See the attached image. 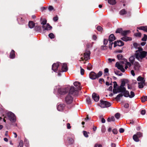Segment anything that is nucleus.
<instances>
[{"label": "nucleus", "instance_id": "f257e3e1", "mask_svg": "<svg viewBox=\"0 0 147 147\" xmlns=\"http://www.w3.org/2000/svg\"><path fill=\"white\" fill-rule=\"evenodd\" d=\"M78 95V92L76 89H75L74 86H71L69 88V93L65 98V101L67 104H71L73 100V96Z\"/></svg>", "mask_w": 147, "mask_h": 147}, {"label": "nucleus", "instance_id": "f03ea898", "mask_svg": "<svg viewBox=\"0 0 147 147\" xmlns=\"http://www.w3.org/2000/svg\"><path fill=\"white\" fill-rule=\"evenodd\" d=\"M146 51H143L142 47L138 48L134 54L135 58L139 61L141 62L142 60L146 57Z\"/></svg>", "mask_w": 147, "mask_h": 147}, {"label": "nucleus", "instance_id": "7ed1b4c3", "mask_svg": "<svg viewBox=\"0 0 147 147\" xmlns=\"http://www.w3.org/2000/svg\"><path fill=\"white\" fill-rule=\"evenodd\" d=\"M56 88L57 89L58 92L60 94L63 95L67 93L69 90L68 88H59V86H56Z\"/></svg>", "mask_w": 147, "mask_h": 147}, {"label": "nucleus", "instance_id": "20e7f679", "mask_svg": "<svg viewBox=\"0 0 147 147\" xmlns=\"http://www.w3.org/2000/svg\"><path fill=\"white\" fill-rule=\"evenodd\" d=\"M7 115L9 119L11 122L12 123L16 122V118L14 113L11 112H10L7 113Z\"/></svg>", "mask_w": 147, "mask_h": 147}, {"label": "nucleus", "instance_id": "39448f33", "mask_svg": "<svg viewBox=\"0 0 147 147\" xmlns=\"http://www.w3.org/2000/svg\"><path fill=\"white\" fill-rule=\"evenodd\" d=\"M100 106L102 108H105L110 107L111 105V103L107 101L101 100Z\"/></svg>", "mask_w": 147, "mask_h": 147}, {"label": "nucleus", "instance_id": "423d86ee", "mask_svg": "<svg viewBox=\"0 0 147 147\" xmlns=\"http://www.w3.org/2000/svg\"><path fill=\"white\" fill-rule=\"evenodd\" d=\"M61 63L59 62H57L56 63H54L52 65V69L55 72H57L58 71V68L60 64Z\"/></svg>", "mask_w": 147, "mask_h": 147}, {"label": "nucleus", "instance_id": "0eeeda50", "mask_svg": "<svg viewBox=\"0 0 147 147\" xmlns=\"http://www.w3.org/2000/svg\"><path fill=\"white\" fill-rule=\"evenodd\" d=\"M74 85L76 87V88H74L75 89L77 90L78 92V90H81L82 89V87L80 86V83L78 82H75L74 83Z\"/></svg>", "mask_w": 147, "mask_h": 147}, {"label": "nucleus", "instance_id": "6e6552de", "mask_svg": "<svg viewBox=\"0 0 147 147\" xmlns=\"http://www.w3.org/2000/svg\"><path fill=\"white\" fill-rule=\"evenodd\" d=\"M42 28L43 29V30L44 31L45 30H51L52 28V27L51 26H50L49 24H47L45 25H42Z\"/></svg>", "mask_w": 147, "mask_h": 147}, {"label": "nucleus", "instance_id": "1a4fd4ad", "mask_svg": "<svg viewBox=\"0 0 147 147\" xmlns=\"http://www.w3.org/2000/svg\"><path fill=\"white\" fill-rule=\"evenodd\" d=\"M90 53L89 51H86L84 53V58L85 60L90 59Z\"/></svg>", "mask_w": 147, "mask_h": 147}, {"label": "nucleus", "instance_id": "9d476101", "mask_svg": "<svg viewBox=\"0 0 147 147\" xmlns=\"http://www.w3.org/2000/svg\"><path fill=\"white\" fill-rule=\"evenodd\" d=\"M115 65L118 69L120 70L122 72H125V70L123 68V66L120 64L118 62H117Z\"/></svg>", "mask_w": 147, "mask_h": 147}, {"label": "nucleus", "instance_id": "9b49d317", "mask_svg": "<svg viewBox=\"0 0 147 147\" xmlns=\"http://www.w3.org/2000/svg\"><path fill=\"white\" fill-rule=\"evenodd\" d=\"M124 43L123 41L121 40L117 41V42L115 41L114 43V47H116L117 46L119 47H121L123 46Z\"/></svg>", "mask_w": 147, "mask_h": 147}, {"label": "nucleus", "instance_id": "f8f14e48", "mask_svg": "<svg viewBox=\"0 0 147 147\" xmlns=\"http://www.w3.org/2000/svg\"><path fill=\"white\" fill-rule=\"evenodd\" d=\"M65 107V105L64 104H59L57 106V109L59 111H62L63 110Z\"/></svg>", "mask_w": 147, "mask_h": 147}, {"label": "nucleus", "instance_id": "ddd939ff", "mask_svg": "<svg viewBox=\"0 0 147 147\" xmlns=\"http://www.w3.org/2000/svg\"><path fill=\"white\" fill-rule=\"evenodd\" d=\"M92 98L93 100L95 102H98L99 99V95L95 93H94L92 94Z\"/></svg>", "mask_w": 147, "mask_h": 147}, {"label": "nucleus", "instance_id": "4468645a", "mask_svg": "<svg viewBox=\"0 0 147 147\" xmlns=\"http://www.w3.org/2000/svg\"><path fill=\"white\" fill-rule=\"evenodd\" d=\"M89 77L92 80H95L97 78L96 74L93 71L91 72L89 74Z\"/></svg>", "mask_w": 147, "mask_h": 147}, {"label": "nucleus", "instance_id": "2eb2a0df", "mask_svg": "<svg viewBox=\"0 0 147 147\" xmlns=\"http://www.w3.org/2000/svg\"><path fill=\"white\" fill-rule=\"evenodd\" d=\"M68 68L66 63H64L62 65L61 70L62 72H66L67 71Z\"/></svg>", "mask_w": 147, "mask_h": 147}, {"label": "nucleus", "instance_id": "dca6fc26", "mask_svg": "<svg viewBox=\"0 0 147 147\" xmlns=\"http://www.w3.org/2000/svg\"><path fill=\"white\" fill-rule=\"evenodd\" d=\"M115 39L114 36L113 34H111L109 36V43H113L112 42Z\"/></svg>", "mask_w": 147, "mask_h": 147}, {"label": "nucleus", "instance_id": "f3484780", "mask_svg": "<svg viewBox=\"0 0 147 147\" xmlns=\"http://www.w3.org/2000/svg\"><path fill=\"white\" fill-rule=\"evenodd\" d=\"M134 67L135 70L138 71L139 70L140 65L138 62H135L134 63Z\"/></svg>", "mask_w": 147, "mask_h": 147}, {"label": "nucleus", "instance_id": "a211bd4d", "mask_svg": "<svg viewBox=\"0 0 147 147\" xmlns=\"http://www.w3.org/2000/svg\"><path fill=\"white\" fill-rule=\"evenodd\" d=\"M135 57L134 55V56L132 55L129 57V61L131 64H133L134 63L135 61Z\"/></svg>", "mask_w": 147, "mask_h": 147}, {"label": "nucleus", "instance_id": "6ab92c4d", "mask_svg": "<svg viewBox=\"0 0 147 147\" xmlns=\"http://www.w3.org/2000/svg\"><path fill=\"white\" fill-rule=\"evenodd\" d=\"M127 60L126 59H125L124 60L123 62V61L122 62V63H125V65H127V66H129V67H130L131 66V62H129L127 61Z\"/></svg>", "mask_w": 147, "mask_h": 147}, {"label": "nucleus", "instance_id": "aec40b11", "mask_svg": "<svg viewBox=\"0 0 147 147\" xmlns=\"http://www.w3.org/2000/svg\"><path fill=\"white\" fill-rule=\"evenodd\" d=\"M28 26L30 28H33L35 26V23L32 21H30L28 23Z\"/></svg>", "mask_w": 147, "mask_h": 147}, {"label": "nucleus", "instance_id": "412c9836", "mask_svg": "<svg viewBox=\"0 0 147 147\" xmlns=\"http://www.w3.org/2000/svg\"><path fill=\"white\" fill-rule=\"evenodd\" d=\"M121 39L122 40L125 41H127L128 40H132L131 38L126 36L123 37L121 38Z\"/></svg>", "mask_w": 147, "mask_h": 147}, {"label": "nucleus", "instance_id": "4be33fe9", "mask_svg": "<svg viewBox=\"0 0 147 147\" xmlns=\"http://www.w3.org/2000/svg\"><path fill=\"white\" fill-rule=\"evenodd\" d=\"M15 57L14 51L12 50L10 53V57L11 59H13Z\"/></svg>", "mask_w": 147, "mask_h": 147}, {"label": "nucleus", "instance_id": "5701e85b", "mask_svg": "<svg viewBox=\"0 0 147 147\" xmlns=\"http://www.w3.org/2000/svg\"><path fill=\"white\" fill-rule=\"evenodd\" d=\"M113 92L114 94H117L118 93L121 92L119 88H114L113 90Z\"/></svg>", "mask_w": 147, "mask_h": 147}, {"label": "nucleus", "instance_id": "b1692460", "mask_svg": "<svg viewBox=\"0 0 147 147\" xmlns=\"http://www.w3.org/2000/svg\"><path fill=\"white\" fill-rule=\"evenodd\" d=\"M137 80L138 81L140 82H145V80L143 78L139 76L137 78Z\"/></svg>", "mask_w": 147, "mask_h": 147}, {"label": "nucleus", "instance_id": "393cba45", "mask_svg": "<svg viewBox=\"0 0 147 147\" xmlns=\"http://www.w3.org/2000/svg\"><path fill=\"white\" fill-rule=\"evenodd\" d=\"M17 20L20 24H22L24 23V20L22 18H18Z\"/></svg>", "mask_w": 147, "mask_h": 147}, {"label": "nucleus", "instance_id": "a878e982", "mask_svg": "<svg viewBox=\"0 0 147 147\" xmlns=\"http://www.w3.org/2000/svg\"><path fill=\"white\" fill-rule=\"evenodd\" d=\"M138 29L140 30L144 31L147 32V26H141L138 28Z\"/></svg>", "mask_w": 147, "mask_h": 147}, {"label": "nucleus", "instance_id": "bb28decb", "mask_svg": "<svg viewBox=\"0 0 147 147\" xmlns=\"http://www.w3.org/2000/svg\"><path fill=\"white\" fill-rule=\"evenodd\" d=\"M41 27L40 26H36L34 28V30L37 32H40L41 31Z\"/></svg>", "mask_w": 147, "mask_h": 147}, {"label": "nucleus", "instance_id": "cd10ccee", "mask_svg": "<svg viewBox=\"0 0 147 147\" xmlns=\"http://www.w3.org/2000/svg\"><path fill=\"white\" fill-rule=\"evenodd\" d=\"M123 94L124 96L126 97H129V91L126 90L124 92H123Z\"/></svg>", "mask_w": 147, "mask_h": 147}, {"label": "nucleus", "instance_id": "c85d7f7f", "mask_svg": "<svg viewBox=\"0 0 147 147\" xmlns=\"http://www.w3.org/2000/svg\"><path fill=\"white\" fill-rule=\"evenodd\" d=\"M108 2L109 4L111 5H114L116 3L115 0H108Z\"/></svg>", "mask_w": 147, "mask_h": 147}, {"label": "nucleus", "instance_id": "c756f323", "mask_svg": "<svg viewBox=\"0 0 147 147\" xmlns=\"http://www.w3.org/2000/svg\"><path fill=\"white\" fill-rule=\"evenodd\" d=\"M139 138L138 137L136 134L134 135L133 136V139L136 142H138L139 141Z\"/></svg>", "mask_w": 147, "mask_h": 147}, {"label": "nucleus", "instance_id": "7c9ffc66", "mask_svg": "<svg viewBox=\"0 0 147 147\" xmlns=\"http://www.w3.org/2000/svg\"><path fill=\"white\" fill-rule=\"evenodd\" d=\"M123 96V95L122 93H120L118 94L115 98V99L117 100H119L120 99V98L122 97Z\"/></svg>", "mask_w": 147, "mask_h": 147}, {"label": "nucleus", "instance_id": "2f4dec72", "mask_svg": "<svg viewBox=\"0 0 147 147\" xmlns=\"http://www.w3.org/2000/svg\"><path fill=\"white\" fill-rule=\"evenodd\" d=\"M139 86L138 87L139 88H142L144 87V85L145 84V82H140L138 83Z\"/></svg>", "mask_w": 147, "mask_h": 147}, {"label": "nucleus", "instance_id": "473e14b6", "mask_svg": "<svg viewBox=\"0 0 147 147\" xmlns=\"http://www.w3.org/2000/svg\"><path fill=\"white\" fill-rule=\"evenodd\" d=\"M129 32V30L123 31L122 32L121 34L122 36H125L127 35Z\"/></svg>", "mask_w": 147, "mask_h": 147}, {"label": "nucleus", "instance_id": "72a5a7b5", "mask_svg": "<svg viewBox=\"0 0 147 147\" xmlns=\"http://www.w3.org/2000/svg\"><path fill=\"white\" fill-rule=\"evenodd\" d=\"M119 88V89L121 92L123 93V92H125L126 90V88L124 87H121V86H120V87Z\"/></svg>", "mask_w": 147, "mask_h": 147}, {"label": "nucleus", "instance_id": "f704fd0d", "mask_svg": "<svg viewBox=\"0 0 147 147\" xmlns=\"http://www.w3.org/2000/svg\"><path fill=\"white\" fill-rule=\"evenodd\" d=\"M126 13V11L125 9H122L120 12V14L121 15H123L125 14Z\"/></svg>", "mask_w": 147, "mask_h": 147}, {"label": "nucleus", "instance_id": "c9c22d12", "mask_svg": "<svg viewBox=\"0 0 147 147\" xmlns=\"http://www.w3.org/2000/svg\"><path fill=\"white\" fill-rule=\"evenodd\" d=\"M25 145L26 146H28L29 145V142L28 140L25 139L24 140Z\"/></svg>", "mask_w": 147, "mask_h": 147}, {"label": "nucleus", "instance_id": "e433bc0d", "mask_svg": "<svg viewBox=\"0 0 147 147\" xmlns=\"http://www.w3.org/2000/svg\"><path fill=\"white\" fill-rule=\"evenodd\" d=\"M24 145V143L23 140H21L20 141L18 147H23Z\"/></svg>", "mask_w": 147, "mask_h": 147}, {"label": "nucleus", "instance_id": "4c0bfd02", "mask_svg": "<svg viewBox=\"0 0 147 147\" xmlns=\"http://www.w3.org/2000/svg\"><path fill=\"white\" fill-rule=\"evenodd\" d=\"M122 29L121 28H119L117 29L116 31V33H119L121 34L122 32Z\"/></svg>", "mask_w": 147, "mask_h": 147}, {"label": "nucleus", "instance_id": "58836bf2", "mask_svg": "<svg viewBox=\"0 0 147 147\" xmlns=\"http://www.w3.org/2000/svg\"><path fill=\"white\" fill-rule=\"evenodd\" d=\"M133 46L136 49H138V48H139V47H139V45L138 44L136 43H134V44H133Z\"/></svg>", "mask_w": 147, "mask_h": 147}, {"label": "nucleus", "instance_id": "ea45409f", "mask_svg": "<svg viewBox=\"0 0 147 147\" xmlns=\"http://www.w3.org/2000/svg\"><path fill=\"white\" fill-rule=\"evenodd\" d=\"M147 99V96H144L142 97L141 98V100L142 102H145L146 99Z\"/></svg>", "mask_w": 147, "mask_h": 147}, {"label": "nucleus", "instance_id": "a19ab883", "mask_svg": "<svg viewBox=\"0 0 147 147\" xmlns=\"http://www.w3.org/2000/svg\"><path fill=\"white\" fill-rule=\"evenodd\" d=\"M135 93L134 92L131 91L130 92V94H129V97L130 98H133L135 96Z\"/></svg>", "mask_w": 147, "mask_h": 147}, {"label": "nucleus", "instance_id": "79ce46f5", "mask_svg": "<svg viewBox=\"0 0 147 147\" xmlns=\"http://www.w3.org/2000/svg\"><path fill=\"white\" fill-rule=\"evenodd\" d=\"M49 36L50 37L51 39L53 38H55V35L52 33H50L49 35Z\"/></svg>", "mask_w": 147, "mask_h": 147}, {"label": "nucleus", "instance_id": "37998d69", "mask_svg": "<svg viewBox=\"0 0 147 147\" xmlns=\"http://www.w3.org/2000/svg\"><path fill=\"white\" fill-rule=\"evenodd\" d=\"M123 56L121 54H119L117 55V57L119 60L122 59Z\"/></svg>", "mask_w": 147, "mask_h": 147}, {"label": "nucleus", "instance_id": "c03bdc74", "mask_svg": "<svg viewBox=\"0 0 147 147\" xmlns=\"http://www.w3.org/2000/svg\"><path fill=\"white\" fill-rule=\"evenodd\" d=\"M147 39V36L144 34V36L142 39V40L143 41H145Z\"/></svg>", "mask_w": 147, "mask_h": 147}, {"label": "nucleus", "instance_id": "a18cd8bd", "mask_svg": "<svg viewBox=\"0 0 147 147\" xmlns=\"http://www.w3.org/2000/svg\"><path fill=\"white\" fill-rule=\"evenodd\" d=\"M102 73L101 71H99L97 75H96L97 78L100 77L102 75Z\"/></svg>", "mask_w": 147, "mask_h": 147}, {"label": "nucleus", "instance_id": "49530a36", "mask_svg": "<svg viewBox=\"0 0 147 147\" xmlns=\"http://www.w3.org/2000/svg\"><path fill=\"white\" fill-rule=\"evenodd\" d=\"M83 133L84 135V136L85 137H86V138H88V133L86 131H83Z\"/></svg>", "mask_w": 147, "mask_h": 147}, {"label": "nucleus", "instance_id": "de8ad7c7", "mask_svg": "<svg viewBox=\"0 0 147 147\" xmlns=\"http://www.w3.org/2000/svg\"><path fill=\"white\" fill-rule=\"evenodd\" d=\"M47 20L45 19H43V21L41 23V24L42 25H45L47 24Z\"/></svg>", "mask_w": 147, "mask_h": 147}, {"label": "nucleus", "instance_id": "09e8293b", "mask_svg": "<svg viewBox=\"0 0 147 147\" xmlns=\"http://www.w3.org/2000/svg\"><path fill=\"white\" fill-rule=\"evenodd\" d=\"M136 135L139 138H140L142 136V133L140 132H137Z\"/></svg>", "mask_w": 147, "mask_h": 147}, {"label": "nucleus", "instance_id": "8fccbe9b", "mask_svg": "<svg viewBox=\"0 0 147 147\" xmlns=\"http://www.w3.org/2000/svg\"><path fill=\"white\" fill-rule=\"evenodd\" d=\"M115 117L117 119H118L120 117V114L118 113H117L115 114Z\"/></svg>", "mask_w": 147, "mask_h": 147}, {"label": "nucleus", "instance_id": "3c124183", "mask_svg": "<svg viewBox=\"0 0 147 147\" xmlns=\"http://www.w3.org/2000/svg\"><path fill=\"white\" fill-rule=\"evenodd\" d=\"M86 101L88 104H91V101H90V99L89 97H87L86 98Z\"/></svg>", "mask_w": 147, "mask_h": 147}, {"label": "nucleus", "instance_id": "603ef678", "mask_svg": "<svg viewBox=\"0 0 147 147\" xmlns=\"http://www.w3.org/2000/svg\"><path fill=\"white\" fill-rule=\"evenodd\" d=\"M92 68V65L89 63L87 67V69L89 70H90Z\"/></svg>", "mask_w": 147, "mask_h": 147}, {"label": "nucleus", "instance_id": "864d4df0", "mask_svg": "<svg viewBox=\"0 0 147 147\" xmlns=\"http://www.w3.org/2000/svg\"><path fill=\"white\" fill-rule=\"evenodd\" d=\"M68 140L70 144H72L74 142V140L72 138H69Z\"/></svg>", "mask_w": 147, "mask_h": 147}, {"label": "nucleus", "instance_id": "5fc2aeb1", "mask_svg": "<svg viewBox=\"0 0 147 147\" xmlns=\"http://www.w3.org/2000/svg\"><path fill=\"white\" fill-rule=\"evenodd\" d=\"M112 131L113 133L115 134H117L118 133L116 129H113L112 130Z\"/></svg>", "mask_w": 147, "mask_h": 147}, {"label": "nucleus", "instance_id": "6e6d98bb", "mask_svg": "<svg viewBox=\"0 0 147 147\" xmlns=\"http://www.w3.org/2000/svg\"><path fill=\"white\" fill-rule=\"evenodd\" d=\"M146 113V111L145 110L142 109L140 113L142 115H144Z\"/></svg>", "mask_w": 147, "mask_h": 147}, {"label": "nucleus", "instance_id": "4d7b16f0", "mask_svg": "<svg viewBox=\"0 0 147 147\" xmlns=\"http://www.w3.org/2000/svg\"><path fill=\"white\" fill-rule=\"evenodd\" d=\"M80 68H81V69H80L81 74L82 75L84 74V70L83 69H82L81 67H80Z\"/></svg>", "mask_w": 147, "mask_h": 147}, {"label": "nucleus", "instance_id": "13d9d810", "mask_svg": "<svg viewBox=\"0 0 147 147\" xmlns=\"http://www.w3.org/2000/svg\"><path fill=\"white\" fill-rule=\"evenodd\" d=\"M135 35L136 36L140 37L141 36V34L140 33H136L135 34Z\"/></svg>", "mask_w": 147, "mask_h": 147}, {"label": "nucleus", "instance_id": "bf43d9fd", "mask_svg": "<svg viewBox=\"0 0 147 147\" xmlns=\"http://www.w3.org/2000/svg\"><path fill=\"white\" fill-rule=\"evenodd\" d=\"M108 60L110 63H111L112 61H115V59H112L111 58H109Z\"/></svg>", "mask_w": 147, "mask_h": 147}, {"label": "nucleus", "instance_id": "052dcab7", "mask_svg": "<svg viewBox=\"0 0 147 147\" xmlns=\"http://www.w3.org/2000/svg\"><path fill=\"white\" fill-rule=\"evenodd\" d=\"M102 28L100 26H98L97 27V29L98 31H101L102 30Z\"/></svg>", "mask_w": 147, "mask_h": 147}, {"label": "nucleus", "instance_id": "680f3d73", "mask_svg": "<svg viewBox=\"0 0 147 147\" xmlns=\"http://www.w3.org/2000/svg\"><path fill=\"white\" fill-rule=\"evenodd\" d=\"M101 49L102 50H105L107 49V46H102Z\"/></svg>", "mask_w": 147, "mask_h": 147}, {"label": "nucleus", "instance_id": "e2e57ef3", "mask_svg": "<svg viewBox=\"0 0 147 147\" xmlns=\"http://www.w3.org/2000/svg\"><path fill=\"white\" fill-rule=\"evenodd\" d=\"M125 85V83L124 81H122L121 85L120 86L124 87Z\"/></svg>", "mask_w": 147, "mask_h": 147}, {"label": "nucleus", "instance_id": "0e129e2a", "mask_svg": "<svg viewBox=\"0 0 147 147\" xmlns=\"http://www.w3.org/2000/svg\"><path fill=\"white\" fill-rule=\"evenodd\" d=\"M119 131L120 133H123L124 131V129L123 128H120L119 129Z\"/></svg>", "mask_w": 147, "mask_h": 147}, {"label": "nucleus", "instance_id": "69168bd1", "mask_svg": "<svg viewBox=\"0 0 147 147\" xmlns=\"http://www.w3.org/2000/svg\"><path fill=\"white\" fill-rule=\"evenodd\" d=\"M108 42V40L107 39H105L104 40V45H106L107 44Z\"/></svg>", "mask_w": 147, "mask_h": 147}, {"label": "nucleus", "instance_id": "338daca9", "mask_svg": "<svg viewBox=\"0 0 147 147\" xmlns=\"http://www.w3.org/2000/svg\"><path fill=\"white\" fill-rule=\"evenodd\" d=\"M58 18L57 17V16L53 18V20L55 22H56L58 20Z\"/></svg>", "mask_w": 147, "mask_h": 147}, {"label": "nucleus", "instance_id": "774afa93", "mask_svg": "<svg viewBox=\"0 0 147 147\" xmlns=\"http://www.w3.org/2000/svg\"><path fill=\"white\" fill-rule=\"evenodd\" d=\"M124 106L125 108H128L129 107V104L127 103H125V104Z\"/></svg>", "mask_w": 147, "mask_h": 147}]
</instances>
